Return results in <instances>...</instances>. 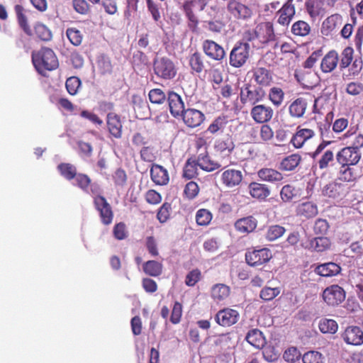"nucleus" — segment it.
Returning a JSON list of instances; mask_svg holds the SVG:
<instances>
[{"instance_id":"nucleus-1","label":"nucleus","mask_w":363,"mask_h":363,"mask_svg":"<svg viewBox=\"0 0 363 363\" xmlns=\"http://www.w3.org/2000/svg\"><path fill=\"white\" fill-rule=\"evenodd\" d=\"M31 57L34 67L41 74L46 71L55 70L59 66L56 55L49 48L43 47L38 51H33Z\"/></svg>"},{"instance_id":"nucleus-2","label":"nucleus","mask_w":363,"mask_h":363,"mask_svg":"<svg viewBox=\"0 0 363 363\" xmlns=\"http://www.w3.org/2000/svg\"><path fill=\"white\" fill-rule=\"evenodd\" d=\"M209 0H186L182 4V11L188 20L187 26L193 33H197L199 30V19L198 12L203 11Z\"/></svg>"},{"instance_id":"nucleus-3","label":"nucleus","mask_w":363,"mask_h":363,"mask_svg":"<svg viewBox=\"0 0 363 363\" xmlns=\"http://www.w3.org/2000/svg\"><path fill=\"white\" fill-rule=\"evenodd\" d=\"M266 96V92L261 87L245 83L240 88V100L243 106H255L262 101Z\"/></svg>"},{"instance_id":"nucleus-4","label":"nucleus","mask_w":363,"mask_h":363,"mask_svg":"<svg viewBox=\"0 0 363 363\" xmlns=\"http://www.w3.org/2000/svg\"><path fill=\"white\" fill-rule=\"evenodd\" d=\"M250 56V46L243 41L237 42L230 52L229 64L235 68L242 67Z\"/></svg>"},{"instance_id":"nucleus-5","label":"nucleus","mask_w":363,"mask_h":363,"mask_svg":"<svg viewBox=\"0 0 363 363\" xmlns=\"http://www.w3.org/2000/svg\"><path fill=\"white\" fill-rule=\"evenodd\" d=\"M155 74L163 80L172 79L177 74L174 63L167 57L157 58L153 62Z\"/></svg>"},{"instance_id":"nucleus-6","label":"nucleus","mask_w":363,"mask_h":363,"mask_svg":"<svg viewBox=\"0 0 363 363\" xmlns=\"http://www.w3.org/2000/svg\"><path fill=\"white\" fill-rule=\"evenodd\" d=\"M94 206L99 213L101 223L106 226L111 225L113 220L114 213L106 199L96 197L94 201Z\"/></svg>"},{"instance_id":"nucleus-7","label":"nucleus","mask_w":363,"mask_h":363,"mask_svg":"<svg viewBox=\"0 0 363 363\" xmlns=\"http://www.w3.org/2000/svg\"><path fill=\"white\" fill-rule=\"evenodd\" d=\"M272 257L269 249L264 247L259 250H248L245 253L246 262L252 266L257 267L268 262Z\"/></svg>"},{"instance_id":"nucleus-8","label":"nucleus","mask_w":363,"mask_h":363,"mask_svg":"<svg viewBox=\"0 0 363 363\" xmlns=\"http://www.w3.org/2000/svg\"><path fill=\"white\" fill-rule=\"evenodd\" d=\"M361 158V153L350 147L342 148L335 154V159L340 166H354Z\"/></svg>"},{"instance_id":"nucleus-9","label":"nucleus","mask_w":363,"mask_h":363,"mask_svg":"<svg viewBox=\"0 0 363 363\" xmlns=\"http://www.w3.org/2000/svg\"><path fill=\"white\" fill-rule=\"evenodd\" d=\"M323 298L329 306H337L345 298L344 289L338 285H332L327 287L323 292Z\"/></svg>"},{"instance_id":"nucleus-10","label":"nucleus","mask_w":363,"mask_h":363,"mask_svg":"<svg viewBox=\"0 0 363 363\" xmlns=\"http://www.w3.org/2000/svg\"><path fill=\"white\" fill-rule=\"evenodd\" d=\"M240 314L238 311L225 308L218 311L215 315V321L222 327H230L239 320Z\"/></svg>"},{"instance_id":"nucleus-11","label":"nucleus","mask_w":363,"mask_h":363,"mask_svg":"<svg viewBox=\"0 0 363 363\" xmlns=\"http://www.w3.org/2000/svg\"><path fill=\"white\" fill-rule=\"evenodd\" d=\"M315 135V132L314 130L298 125L291 138L290 143L295 148L299 149L303 147L305 143L314 138Z\"/></svg>"},{"instance_id":"nucleus-12","label":"nucleus","mask_w":363,"mask_h":363,"mask_svg":"<svg viewBox=\"0 0 363 363\" xmlns=\"http://www.w3.org/2000/svg\"><path fill=\"white\" fill-rule=\"evenodd\" d=\"M252 79L257 86L262 89L270 86L273 83V73L265 67H257L252 70Z\"/></svg>"},{"instance_id":"nucleus-13","label":"nucleus","mask_w":363,"mask_h":363,"mask_svg":"<svg viewBox=\"0 0 363 363\" xmlns=\"http://www.w3.org/2000/svg\"><path fill=\"white\" fill-rule=\"evenodd\" d=\"M274 111L269 106L256 104L250 111V116L253 121L257 123H266L273 117Z\"/></svg>"},{"instance_id":"nucleus-14","label":"nucleus","mask_w":363,"mask_h":363,"mask_svg":"<svg viewBox=\"0 0 363 363\" xmlns=\"http://www.w3.org/2000/svg\"><path fill=\"white\" fill-rule=\"evenodd\" d=\"M243 179V175L240 170L229 168L221 173V184L227 188H234L239 186Z\"/></svg>"},{"instance_id":"nucleus-15","label":"nucleus","mask_w":363,"mask_h":363,"mask_svg":"<svg viewBox=\"0 0 363 363\" xmlns=\"http://www.w3.org/2000/svg\"><path fill=\"white\" fill-rule=\"evenodd\" d=\"M226 9L230 14L238 19H247L252 16V10L238 0L228 1Z\"/></svg>"},{"instance_id":"nucleus-16","label":"nucleus","mask_w":363,"mask_h":363,"mask_svg":"<svg viewBox=\"0 0 363 363\" xmlns=\"http://www.w3.org/2000/svg\"><path fill=\"white\" fill-rule=\"evenodd\" d=\"M184 124L191 128L201 125L205 120L203 113L196 108H187L184 111L181 116Z\"/></svg>"},{"instance_id":"nucleus-17","label":"nucleus","mask_w":363,"mask_h":363,"mask_svg":"<svg viewBox=\"0 0 363 363\" xmlns=\"http://www.w3.org/2000/svg\"><path fill=\"white\" fill-rule=\"evenodd\" d=\"M257 39L262 44H267L275 40L273 23L269 21L262 22L256 27Z\"/></svg>"},{"instance_id":"nucleus-18","label":"nucleus","mask_w":363,"mask_h":363,"mask_svg":"<svg viewBox=\"0 0 363 363\" xmlns=\"http://www.w3.org/2000/svg\"><path fill=\"white\" fill-rule=\"evenodd\" d=\"M341 337L347 345L359 346L363 344V331L358 326L347 327L342 333Z\"/></svg>"},{"instance_id":"nucleus-19","label":"nucleus","mask_w":363,"mask_h":363,"mask_svg":"<svg viewBox=\"0 0 363 363\" xmlns=\"http://www.w3.org/2000/svg\"><path fill=\"white\" fill-rule=\"evenodd\" d=\"M294 77L298 82L303 87L313 89L318 84V77L313 72L306 69H297L295 70Z\"/></svg>"},{"instance_id":"nucleus-20","label":"nucleus","mask_w":363,"mask_h":363,"mask_svg":"<svg viewBox=\"0 0 363 363\" xmlns=\"http://www.w3.org/2000/svg\"><path fill=\"white\" fill-rule=\"evenodd\" d=\"M202 48L204 53L213 60L220 61L225 56L223 48L213 40H204L202 43Z\"/></svg>"},{"instance_id":"nucleus-21","label":"nucleus","mask_w":363,"mask_h":363,"mask_svg":"<svg viewBox=\"0 0 363 363\" xmlns=\"http://www.w3.org/2000/svg\"><path fill=\"white\" fill-rule=\"evenodd\" d=\"M294 0H287L281 8L277 12V23L283 26H288L296 13Z\"/></svg>"},{"instance_id":"nucleus-22","label":"nucleus","mask_w":363,"mask_h":363,"mask_svg":"<svg viewBox=\"0 0 363 363\" xmlns=\"http://www.w3.org/2000/svg\"><path fill=\"white\" fill-rule=\"evenodd\" d=\"M308 108L307 100L303 97H298L289 102L288 113L293 119H300L304 117Z\"/></svg>"},{"instance_id":"nucleus-23","label":"nucleus","mask_w":363,"mask_h":363,"mask_svg":"<svg viewBox=\"0 0 363 363\" xmlns=\"http://www.w3.org/2000/svg\"><path fill=\"white\" fill-rule=\"evenodd\" d=\"M167 102L171 114L174 118L181 116L184 109V103L182 97L174 91H169L167 94Z\"/></svg>"},{"instance_id":"nucleus-24","label":"nucleus","mask_w":363,"mask_h":363,"mask_svg":"<svg viewBox=\"0 0 363 363\" xmlns=\"http://www.w3.org/2000/svg\"><path fill=\"white\" fill-rule=\"evenodd\" d=\"M349 192V187L341 183L331 182L324 186L323 194L333 199H340Z\"/></svg>"},{"instance_id":"nucleus-25","label":"nucleus","mask_w":363,"mask_h":363,"mask_svg":"<svg viewBox=\"0 0 363 363\" xmlns=\"http://www.w3.org/2000/svg\"><path fill=\"white\" fill-rule=\"evenodd\" d=\"M257 176L260 180L271 184H280L284 180V175L281 172L270 167L261 168L257 172Z\"/></svg>"},{"instance_id":"nucleus-26","label":"nucleus","mask_w":363,"mask_h":363,"mask_svg":"<svg viewBox=\"0 0 363 363\" xmlns=\"http://www.w3.org/2000/svg\"><path fill=\"white\" fill-rule=\"evenodd\" d=\"M195 159L200 169L205 172H213L218 169L221 167L218 162L211 159L208 150L200 152Z\"/></svg>"},{"instance_id":"nucleus-27","label":"nucleus","mask_w":363,"mask_h":363,"mask_svg":"<svg viewBox=\"0 0 363 363\" xmlns=\"http://www.w3.org/2000/svg\"><path fill=\"white\" fill-rule=\"evenodd\" d=\"M257 226V220L252 216L241 218L235 222L234 227L240 233L248 234L253 232Z\"/></svg>"},{"instance_id":"nucleus-28","label":"nucleus","mask_w":363,"mask_h":363,"mask_svg":"<svg viewBox=\"0 0 363 363\" xmlns=\"http://www.w3.org/2000/svg\"><path fill=\"white\" fill-rule=\"evenodd\" d=\"M150 177L157 185H166L169 180L167 170L162 166L153 164L150 168Z\"/></svg>"},{"instance_id":"nucleus-29","label":"nucleus","mask_w":363,"mask_h":363,"mask_svg":"<svg viewBox=\"0 0 363 363\" xmlns=\"http://www.w3.org/2000/svg\"><path fill=\"white\" fill-rule=\"evenodd\" d=\"M339 55L335 50H330L323 57L320 62V70L323 73L332 72L337 66Z\"/></svg>"},{"instance_id":"nucleus-30","label":"nucleus","mask_w":363,"mask_h":363,"mask_svg":"<svg viewBox=\"0 0 363 363\" xmlns=\"http://www.w3.org/2000/svg\"><path fill=\"white\" fill-rule=\"evenodd\" d=\"M320 131V137L321 139V142L318 144L315 150L310 154L311 157L313 160H315L318 156L326 148L327 146L332 143V141L330 140L331 138L330 134H331L329 126L324 125L322 127L319 126Z\"/></svg>"},{"instance_id":"nucleus-31","label":"nucleus","mask_w":363,"mask_h":363,"mask_svg":"<svg viewBox=\"0 0 363 363\" xmlns=\"http://www.w3.org/2000/svg\"><path fill=\"white\" fill-rule=\"evenodd\" d=\"M107 127L109 133L116 138H120L122 135V123L119 116L114 113L107 115Z\"/></svg>"},{"instance_id":"nucleus-32","label":"nucleus","mask_w":363,"mask_h":363,"mask_svg":"<svg viewBox=\"0 0 363 363\" xmlns=\"http://www.w3.org/2000/svg\"><path fill=\"white\" fill-rule=\"evenodd\" d=\"M250 196L261 201L265 200L270 195V189L267 185L258 182H251L248 186Z\"/></svg>"},{"instance_id":"nucleus-33","label":"nucleus","mask_w":363,"mask_h":363,"mask_svg":"<svg viewBox=\"0 0 363 363\" xmlns=\"http://www.w3.org/2000/svg\"><path fill=\"white\" fill-rule=\"evenodd\" d=\"M302 157L298 153H294L282 159L279 169L283 172L294 171L301 163Z\"/></svg>"},{"instance_id":"nucleus-34","label":"nucleus","mask_w":363,"mask_h":363,"mask_svg":"<svg viewBox=\"0 0 363 363\" xmlns=\"http://www.w3.org/2000/svg\"><path fill=\"white\" fill-rule=\"evenodd\" d=\"M228 123V117L226 115L221 114L211 122L207 128V132L211 135L221 134L224 132Z\"/></svg>"},{"instance_id":"nucleus-35","label":"nucleus","mask_w":363,"mask_h":363,"mask_svg":"<svg viewBox=\"0 0 363 363\" xmlns=\"http://www.w3.org/2000/svg\"><path fill=\"white\" fill-rule=\"evenodd\" d=\"M335 154L333 150H324L315 159L316 165L320 170L328 169L334 162Z\"/></svg>"},{"instance_id":"nucleus-36","label":"nucleus","mask_w":363,"mask_h":363,"mask_svg":"<svg viewBox=\"0 0 363 363\" xmlns=\"http://www.w3.org/2000/svg\"><path fill=\"white\" fill-rule=\"evenodd\" d=\"M341 271L340 265L335 262H327L316 267L315 272L322 277H333L338 274Z\"/></svg>"},{"instance_id":"nucleus-37","label":"nucleus","mask_w":363,"mask_h":363,"mask_svg":"<svg viewBox=\"0 0 363 363\" xmlns=\"http://www.w3.org/2000/svg\"><path fill=\"white\" fill-rule=\"evenodd\" d=\"M230 293V288L224 284H214L211 290L212 298L217 303L226 299Z\"/></svg>"},{"instance_id":"nucleus-38","label":"nucleus","mask_w":363,"mask_h":363,"mask_svg":"<svg viewBox=\"0 0 363 363\" xmlns=\"http://www.w3.org/2000/svg\"><path fill=\"white\" fill-rule=\"evenodd\" d=\"M14 11L16 15L18 23L21 28L24 31L26 34L28 35H31L32 30L28 25L27 17L24 13L25 10L23 6L20 4H16L14 6Z\"/></svg>"},{"instance_id":"nucleus-39","label":"nucleus","mask_w":363,"mask_h":363,"mask_svg":"<svg viewBox=\"0 0 363 363\" xmlns=\"http://www.w3.org/2000/svg\"><path fill=\"white\" fill-rule=\"evenodd\" d=\"M246 341L256 348H262L265 344L262 333L258 329L250 330L246 337Z\"/></svg>"},{"instance_id":"nucleus-40","label":"nucleus","mask_w":363,"mask_h":363,"mask_svg":"<svg viewBox=\"0 0 363 363\" xmlns=\"http://www.w3.org/2000/svg\"><path fill=\"white\" fill-rule=\"evenodd\" d=\"M341 19V16L337 13L328 16L322 23V33L326 35L330 33L340 23Z\"/></svg>"},{"instance_id":"nucleus-41","label":"nucleus","mask_w":363,"mask_h":363,"mask_svg":"<svg viewBox=\"0 0 363 363\" xmlns=\"http://www.w3.org/2000/svg\"><path fill=\"white\" fill-rule=\"evenodd\" d=\"M325 0H307L306 9L311 18H315L320 15L323 11Z\"/></svg>"},{"instance_id":"nucleus-42","label":"nucleus","mask_w":363,"mask_h":363,"mask_svg":"<svg viewBox=\"0 0 363 363\" xmlns=\"http://www.w3.org/2000/svg\"><path fill=\"white\" fill-rule=\"evenodd\" d=\"M235 145L232 139L230 138L226 139H218L214 144V149L216 152L225 155H230Z\"/></svg>"},{"instance_id":"nucleus-43","label":"nucleus","mask_w":363,"mask_h":363,"mask_svg":"<svg viewBox=\"0 0 363 363\" xmlns=\"http://www.w3.org/2000/svg\"><path fill=\"white\" fill-rule=\"evenodd\" d=\"M189 65L192 72L200 74L205 68L204 60L202 55L199 52H195L189 57Z\"/></svg>"},{"instance_id":"nucleus-44","label":"nucleus","mask_w":363,"mask_h":363,"mask_svg":"<svg viewBox=\"0 0 363 363\" xmlns=\"http://www.w3.org/2000/svg\"><path fill=\"white\" fill-rule=\"evenodd\" d=\"M143 272L151 277H158L162 273V262L155 260H148L143 265Z\"/></svg>"},{"instance_id":"nucleus-45","label":"nucleus","mask_w":363,"mask_h":363,"mask_svg":"<svg viewBox=\"0 0 363 363\" xmlns=\"http://www.w3.org/2000/svg\"><path fill=\"white\" fill-rule=\"evenodd\" d=\"M331 246V242L327 237H317L310 241L309 248L321 252L328 250Z\"/></svg>"},{"instance_id":"nucleus-46","label":"nucleus","mask_w":363,"mask_h":363,"mask_svg":"<svg viewBox=\"0 0 363 363\" xmlns=\"http://www.w3.org/2000/svg\"><path fill=\"white\" fill-rule=\"evenodd\" d=\"M196 163V159L194 157H190L186 161L183 168V177L191 179L198 175V167H199Z\"/></svg>"},{"instance_id":"nucleus-47","label":"nucleus","mask_w":363,"mask_h":363,"mask_svg":"<svg viewBox=\"0 0 363 363\" xmlns=\"http://www.w3.org/2000/svg\"><path fill=\"white\" fill-rule=\"evenodd\" d=\"M358 175L352 166H340L338 172V179L342 182H351L357 179Z\"/></svg>"},{"instance_id":"nucleus-48","label":"nucleus","mask_w":363,"mask_h":363,"mask_svg":"<svg viewBox=\"0 0 363 363\" xmlns=\"http://www.w3.org/2000/svg\"><path fill=\"white\" fill-rule=\"evenodd\" d=\"M297 211L300 216L310 218L318 214V208L312 202H304L298 206Z\"/></svg>"},{"instance_id":"nucleus-49","label":"nucleus","mask_w":363,"mask_h":363,"mask_svg":"<svg viewBox=\"0 0 363 363\" xmlns=\"http://www.w3.org/2000/svg\"><path fill=\"white\" fill-rule=\"evenodd\" d=\"M310 25L304 21H297L291 26V33L296 36L305 37L311 32Z\"/></svg>"},{"instance_id":"nucleus-50","label":"nucleus","mask_w":363,"mask_h":363,"mask_svg":"<svg viewBox=\"0 0 363 363\" xmlns=\"http://www.w3.org/2000/svg\"><path fill=\"white\" fill-rule=\"evenodd\" d=\"M353 59L354 49L350 46L346 47L341 52L340 57H339L340 69L342 70L349 67Z\"/></svg>"},{"instance_id":"nucleus-51","label":"nucleus","mask_w":363,"mask_h":363,"mask_svg":"<svg viewBox=\"0 0 363 363\" xmlns=\"http://www.w3.org/2000/svg\"><path fill=\"white\" fill-rule=\"evenodd\" d=\"M268 97L274 106L279 107L283 103L284 92L281 88L273 86L269 91Z\"/></svg>"},{"instance_id":"nucleus-52","label":"nucleus","mask_w":363,"mask_h":363,"mask_svg":"<svg viewBox=\"0 0 363 363\" xmlns=\"http://www.w3.org/2000/svg\"><path fill=\"white\" fill-rule=\"evenodd\" d=\"M60 174L67 180H72L77 176L76 167L70 163H60L57 166Z\"/></svg>"},{"instance_id":"nucleus-53","label":"nucleus","mask_w":363,"mask_h":363,"mask_svg":"<svg viewBox=\"0 0 363 363\" xmlns=\"http://www.w3.org/2000/svg\"><path fill=\"white\" fill-rule=\"evenodd\" d=\"M318 328L323 333L335 334L337 330L338 325L334 320L323 318L320 320Z\"/></svg>"},{"instance_id":"nucleus-54","label":"nucleus","mask_w":363,"mask_h":363,"mask_svg":"<svg viewBox=\"0 0 363 363\" xmlns=\"http://www.w3.org/2000/svg\"><path fill=\"white\" fill-rule=\"evenodd\" d=\"M285 232L284 227L279 225H272L267 228L265 237L269 241H274L281 238Z\"/></svg>"},{"instance_id":"nucleus-55","label":"nucleus","mask_w":363,"mask_h":363,"mask_svg":"<svg viewBox=\"0 0 363 363\" xmlns=\"http://www.w3.org/2000/svg\"><path fill=\"white\" fill-rule=\"evenodd\" d=\"M213 215L210 211L206 208H201L196 213V222L200 226H206L212 220Z\"/></svg>"},{"instance_id":"nucleus-56","label":"nucleus","mask_w":363,"mask_h":363,"mask_svg":"<svg viewBox=\"0 0 363 363\" xmlns=\"http://www.w3.org/2000/svg\"><path fill=\"white\" fill-rule=\"evenodd\" d=\"M215 344L223 350H227L234 347V342L230 333L219 335L215 341Z\"/></svg>"},{"instance_id":"nucleus-57","label":"nucleus","mask_w":363,"mask_h":363,"mask_svg":"<svg viewBox=\"0 0 363 363\" xmlns=\"http://www.w3.org/2000/svg\"><path fill=\"white\" fill-rule=\"evenodd\" d=\"M148 96L150 102L156 104H163L167 99V95L159 88L151 89L149 91Z\"/></svg>"},{"instance_id":"nucleus-58","label":"nucleus","mask_w":363,"mask_h":363,"mask_svg":"<svg viewBox=\"0 0 363 363\" xmlns=\"http://www.w3.org/2000/svg\"><path fill=\"white\" fill-rule=\"evenodd\" d=\"M66 35L69 42L74 46L81 45L83 39V35L81 31L76 28H69L66 30Z\"/></svg>"},{"instance_id":"nucleus-59","label":"nucleus","mask_w":363,"mask_h":363,"mask_svg":"<svg viewBox=\"0 0 363 363\" xmlns=\"http://www.w3.org/2000/svg\"><path fill=\"white\" fill-rule=\"evenodd\" d=\"M113 235L118 240H123L128 237V231L124 222H119L113 226Z\"/></svg>"},{"instance_id":"nucleus-60","label":"nucleus","mask_w":363,"mask_h":363,"mask_svg":"<svg viewBox=\"0 0 363 363\" xmlns=\"http://www.w3.org/2000/svg\"><path fill=\"white\" fill-rule=\"evenodd\" d=\"M172 211L171 203L164 202L157 211V218L161 223H164L170 218Z\"/></svg>"},{"instance_id":"nucleus-61","label":"nucleus","mask_w":363,"mask_h":363,"mask_svg":"<svg viewBox=\"0 0 363 363\" xmlns=\"http://www.w3.org/2000/svg\"><path fill=\"white\" fill-rule=\"evenodd\" d=\"M35 31L37 36L42 40L49 41L52 38L50 30L42 23H38L35 25Z\"/></svg>"},{"instance_id":"nucleus-62","label":"nucleus","mask_w":363,"mask_h":363,"mask_svg":"<svg viewBox=\"0 0 363 363\" xmlns=\"http://www.w3.org/2000/svg\"><path fill=\"white\" fill-rule=\"evenodd\" d=\"M82 84L81 80L77 77H69L65 82V86L67 92L70 95H75L80 88Z\"/></svg>"},{"instance_id":"nucleus-63","label":"nucleus","mask_w":363,"mask_h":363,"mask_svg":"<svg viewBox=\"0 0 363 363\" xmlns=\"http://www.w3.org/2000/svg\"><path fill=\"white\" fill-rule=\"evenodd\" d=\"M201 279V272L199 269L190 271L185 277V284L188 286H194Z\"/></svg>"},{"instance_id":"nucleus-64","label":"nucleus","mask_w":363,"mask_h":363,"mask_svg":"<svg viewBox=\"0 0 363 363\" xmlns=\"http://www.w3.org/2000/svg\"><path fill=\"white\" fill-rule=\"evenodd\" d=\"M302 360L303 363H323V357L321 353L317 351H309L305 353Z\"/></svg>"}]
</instances>
